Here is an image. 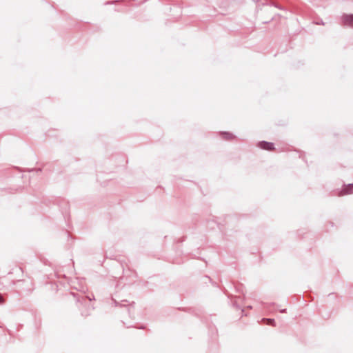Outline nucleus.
<instances>
[{
	"mask_svg": "<svg viewBox=\"0 0 353 353\" xmlns=\"http://www.w3.org/2000/svg\"><path fill=\"white\" fill-rule=\"evenodd\" d=\"M218 135L221 139L228 141H232L236 138V136L231 132H218Z\"/></svg>",
	"mask_w": 353,
	"mask_h": 353,
	"instance_id": "f257e3e1",
	"label": "nucleus"
},
{
	"mask_svg": "<svg viewBox=\"0 0 353 353\" xmlns=\"http://www.w3.org/2000/svg\"><path fill=\"white\" fill-rule=\"evenodd\" d=\"M257 146L263 150L268 151L274 150V144L272 142H268L265 141H260L257 143Z\"/></svg>",
	"mask_w": 353,
	"mask_h": 353,
	"instance_id": "f03ea898",
	"label": "nucleus"
},
{
	"mask_svg": "<svg viewBox=\"0 0 353 353\" xmlns=\"http://www.w3.org/2000/svg\"><path fill=\"white\" fill-rule=\"evenodd\" d=\"M342 20L344 25L353 28V14L343 15Z\"/></svg>",
	"mask_w": 353,
	"mask_h": 353,
	"instance_id": "7ed1b4c3",
	"label": "nucleus"
},
{
	"mask_svg": "<svg viewBox=\"0 0 353 353\" xmlns=\"http://www.w3.org/2000/svg\"><path fill=\"white\" fill-rule=\"evenodd\" d=\"M262 322L266 325H274V320L272 319H263Z\"/></svg>",
	"mask_w": 353,
	"mask_h": 353,
	"instance_id": "20e7f679",
	"label": "nucleus"
}]
</instances>
